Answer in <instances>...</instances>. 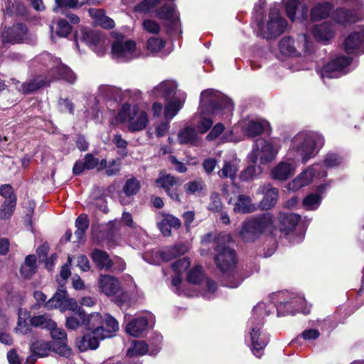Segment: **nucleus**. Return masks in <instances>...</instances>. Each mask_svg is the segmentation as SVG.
<instances>
[{
    "mask_svg": "<svg viewBox=\"0 0 364 364\" xmlns=\"http://www.w3.org/2000/svg\"><path fill=\"white\" fill-rule=\"evenodd\" d=\"M296 166L294 163L281 161L271 171L273 179L284 181L294 174Z\"/></svg>",
    "mask_w": 364,
    "mask_h": 364,
    "instance_id": "24",
    "label": "nucleus"
},
{
    "mask_svg": "<svg viewBox=\"0 0 364 364\" xmlns=\"http://www.w3.org/2000/svg\"><path fill=\"white\" fill-rule=\"evenodd\" d=\"M343 48L346 53H364V26H359L345 39Z\"/></svg>",
    "mask_w": 364,
    "mask_h": 364,
    "instance_id": "15",
    "label": "nucleus"
},
{
    "mask_svg": "<svg viewBox=\"0 0 364 364\" xmlns=\"http://www.w3.org/2000/svg\"><path fill=\"white\" fill-rule=\"evenodd\" d=\"M157 16L166 21L167 24L177 29L180 26L178 15L175 11L173 5L165 4L157 11Z\"/></svg>",
    "mask_w": 364,
    "mask_h": 364,
    "instance_id": "28",
    "label": "nucleus"
},
{
    "mask_svg": "<svg viewBox=\"0 0 364 364\" xmlns=\"http://www.w3.org/2000/svg\"><path fill=\"white\" fill-rule=\"evenodd\" d=\"M71 257H68V262L65 263L61 268L60 272V277L57 279L58 284L63 287V285L66 283L67 279L71 274L70 266L71 264Z\"/></svg>",
    "mask_w": 364,
    "mask_h": 364,
    "instance_id": "55",
    "label": "nucleus"
},
{
    "mask_svg": "<svg viewBox=\"0 0 364 364\" xmlns=\"http://www.w3.org/2000/svg\"><path fill=\"white\" fill-rule=\"evenodd\" d=\"M284 3L287 15L292 21H303L306 19L309 9L301 0H285Z\"/></svg>",
    "mask_w": 364,
    "mask_h": 364,
    "instance_id": "17",
    "label": "nucleus"
},
{
    "mask_svg": "<svg viewBox=\"0 0 364 364\" xmlns=\"http://www.w3.org/2000/svg\"><path fill=\"white\" fill-rule=\"evenodd\" d=\"M269 127V122L263 119L249 120L243 126V131L249 136H255L261 134Z\"/></svg>",
    "mask_w": 364,
    "mask_h": 364,
    "instance_id": "31",
    "label": "nucleus"
},
{
    "mask_svg": "<svg viewBox=\"0 0 364 364\" xmlns=\"http://www.w3.org/2000/svg\"><path fill=\"white\" fill-rule=\"evenodd\" d=\"M17 198L14 200H4L0 208V219L8 220L14 213Z\"/></svg>",
    "mask_w": 364,
    "mask_h": 364,
    "instance_id": "45",
    "label": "nucleus"
},
{
    "mask_svg": "<svg viewBox=\"0 0 364 364\" xmlns=\"http://www.w3.org/2000/svg\"><path fill=\"white\" fill-rule=\"evenodd\" d=\"M149 122L148 115L145 111L137 106L124 104L119 109L117 116L110 121L113 125L118 122L127 124L129 131L132 132L143 130Z\"/></svg>",
    "mask_w": 364,
    "mask_h": 364,
    "instance_id": "4",
    "label": "nucleus"
},
{
    "mask_svg": "<svg viewBox=\"0 0 364 364\" xmlns=\"http://www.w3.org/2000/svg\"><path fill=\"white\" fill-rule=\"evenodd\" d=\"M279 49L285 55L296 56L299 54L294 41L290 37H284L279 41Z\"/></svg>",
    "mask_w": 364,
    "mask_h": 364,
    "instance_id": "40",
    "label": "nucleus"
},
{
    "mask_svg": "<svg viewBox=\"0 0 364 364\" xmlns=\"http://www.w3.org/2000/svg\"><path fill=\"white\" fill-rule=\"evenodd\" d=\"M225 130V126L222 123L216 124L206 136V139L213 141L216 139Z\"/></svg>",
    "mask_w": 364,
    "mask_h": 364,
    "instance_id": "63",
    "label": "nucleus"
},
{
    "mask_svg": "<svg viewBox=\"0 0 364 364\" xmlns=\"http://www.w3.org/2000/svg\"><path fill=\"white\" fill-rule=\"evenodd\" d=\"M186 99V95L183 93L180 99H173L167 102L164 108V117L167 120L173 119L182 108Z\"/></svg>",
    "mask_w": 364,
    "mask_h": 364,
    "instance_id": "34",
    "label": "nucleus"
},
{
    "mask_svg": "<svg viewBox=\"0 0 364 364\" xmlns=\"http://www.w3.org/2000/svg\"><path fill=\"white\" fill-rule=\"evenodd\" d=\"M166 41L158 37H151L146 42V49L151 53L160 52L165 46Z\"/></svg>",
    "mask_w": 364,
    "mask_h": 364,
    "instance_id": "51",
    "label": "nucleus"
},
{
    "mask_svg": "<svg viewBox=\"0 0 364 364\" xmlns=\"http://www.w3.org/2000/svg\"><path fill=\"white\" fill-rule=\"evenodd\" d=\"M206 113L220 114L229 113L233 110L234 105L232 100L213 89H206Z\"/></svg>",
    "mask_w": 364,
    "mask_h": 364,
    "instance_id": "9",
    "label": "nucleus"
},
{
    "mask_svg": "<svg viewBox=\"0 0 364 364\" xmlns=\"http://www.w3.org/2000/svg\"><path fill=\"white\" fill-rule=\"evenodd\" d=\"M39 60L49 69L48 81L51 82L55 80H63L69 83H74L76 75L66 65L62 63L58 58L53 57L49 53L42 54Z\"/></svg>",
    "mask_w": 364,
    "mask_h": 364,
    "instance_id": "7",
    "label": "nucleus"
},
{
    "mask_svg": "<svg viewBox=\"0 0 364 364\" xmlns=\"http://www.w3.org/2000/svg\"><path fill=\"white\" fill-rule=\"evenodd\" d=\"M205 133V112L202 107L191 119L190 124L181 129L177 135V140L181 144L198 145Z\"/></svg>",
    "mask_w": 364,
    "mask_h": 364,
    "instance_id": "5",
    "label": "nucleus"
},
{
    "mask_svg": "<svg viewBox=\"0 0 364 364\" xmlns=\"http://www.w3.org/2000/svg\"><path fill=\"white\" fill-rule=\"evenodd\" d=\"M52 346L49 342L38 341L31 346V351L39 357H46L51 351Z\"/></svg>",
    "mask_w": 364,
    "mask_h": 364,
    "instance_id": "44",
    "label": "nucleus"
},
{
    "mask_svg": "<svg viewBox=\"0 0 364 364\" xmlns=\"http://www.w3.org/2000/svg\"><path fill=\"white\" fill-rule=\"evenodd\" d=\"M12 82L18 91L25 95L33 92L50 83L48 78L44 79L39 76L24 83H20V82L16 80H12Z\"/></svg>",
    "mask_w": 364,
    "mask_h": 364,
    "instance_id": "23",
    "label": "nucleus"
},
{
    "mask_svg": "<svg viewBox=\"0 0 364 364\" xmlns=\"http://www.w3.org/2000/svg\"><path fill=\"white\" fill-rule=\"evenodd\" d=\"M95 265L100 269H108L112 266V262L108 254L102 250L95 249L91 255Z\"/></svg>",
    "mask_w": 364,
    "mask_h": 364,
    "instance_id": "36",
    "label": "nucleus"
},
{
    "mask_svg": "<svg viewBox=\"0 0 364 364\" xmlns=\"http://www.w3.org/2000/svg\"><path fill=\"white\" fill-rule=\"evenodd\" d=\"M82 41L90 46H95L102 44L101 36L95 32H85L82 36Z\"/></svg>",
    "mask_w": 364,
    "mask_h": 364,
    "instance_id": "54",
    "label": "nucleus"
},
{
    "mask_svg": "<svg viewBox=\"0 0 364 364\" xmlns=\"http://www.w3.org/2000/svg\"><path fill=\"white\" fill-rule=\"evenodd\" d=\"M273 218L269 213L251 218L245 221L240 231V235L246 242H252L265 232H272Z\"/></svg>",
    "mask_w": 364,
    "mask_h": 364,
    "instance_id": "6",
    "label": "nucleus"
},
{
    "mask_svg": "<svg viewBox=\"0 0 364 364\" xmlns=\"http://www.w3.org/2000/svg\"><path fill=\"white\" fill-rule=\"evenodd\" d=\"M277 153V149L271 142L258 139L256 141L252 152L248 155V159L252 164H256L259 160L260 164H265L272 161Z\"/></svg>",
    "mask_w": 364,
    "mask_h": 364,
    "instance_id": "11",
    "label": "nucleus"
},
{
    "mask_svg": "<svg viewBox=\"0 0 364 364\" xmlns=\"http://www.w3.org/2000/svg\"><path fill=\"white\" fill-rule=\"evenodd\" d=\"M235 212L240 213H252L256 210L255 205L252 203L250 197L246 195H240L235 204Z\"/></svg>",
    "mask_w": 364,
    "mask_h": 364,
    "instance_id": "38",
    "label": "nucleus"
},
{
    "mask_svg": "<svg viewBox=\"0 0 364 364\" xmlns=\"http://www.w3.org/2000/svg\"><path fill=\"white\" fill-rule=\"evenodd\" d=\"M279 229L282 232L289 235L298 225L300 216L292 213H281L279 217Z\"/></svg>",
    "mask_w": 364,
    "mask_h": 364,
    "instance_id": "25",
    "label": "nucleus"
},
{
    "mask_svg": "<svg viewBox=\"0 0 364 364\" xmlns=\"http://www.w3.org/2000/svg\"><path fill=\"white\" fill-rule=\"evenodd\" d=\"M121 168L120 162L116 160H112L109 162V165H107V161L106 159H102L98 167V170L106 169V174L107 176H113L117 174Z\"/></svg>",
    "mask_w": 364,
    "mask_h": 364,
    "instance_id": "48",
    "label": "nucleus"
},
{
    "mask_svg": "<svg viewBox=\"0 0 364 364\" xmlns=\"http://www.w3.org/2000/svg\"><path fill=\"white\" fill-rule=\"evenodd\" d=\"M18 321L14 331L19 335L27 334L31 331L30 325L27 320L30 316L29 312L23 309H20L18 312Z\"/></svg>",
    "mask_w": 364,
    "mask_h": 364,
    "instance_id": "39",
    "label": "nucleus"
},
{
    "mask_svg": "<svg viewBox=\"0 0 364 364\" xmlns=\"http://www.w3.org/2000/svg\"><path fill=\"white\" fill-rule=\"evenodd\" d=\"M287 21L283 18L277 9H272L269 13L267 23H258L259 36L264 38L270 39L281 35L287 27Z\"/></svg>",
    "mask_w": 364,
    "mask_h": 364,
    "instance_id": "10",
    "label": "nucleus"
},
{
    "mask_svg": "<svg viewBox=\"0 0 364 364\" xmlns=\"http://www.w3.org/2000/svg\"><path fill=\"white\" fill-rule=\"evenodd\" d=\"M72 27L69 23L64 20L60 19L57 22L56 33L61 37H66L71 32Z\"/></svg>",
    "mask_w": 364,
    "mask_h": 364,
    "instance_id": "58",
    "label": "nucleus"
},
{
    "mask_svg": "<svg viewBox=\"0 0 364 364\" xmlns=\"http://www.w3.org/2000/svg\"><path fill=\"white\" fill-rule=\"evenodd\" d=\"M28 28L23 23H16L11 27H5L1 33L3 43H18L27 37Z\"/></svg>",
    "mask_w": 364,
    "mask_h": 364,
    "instance_id": "16",
    "label": "nucleus"
},
{
    "mask_svg": "<svg viewBox=\"0 0 364 364\" xmlns=\"http://www.w3.org/2000/svg\"><path fill=\"white\" fill-rule=\"evenodd\" d=\"M262 172V168L259 166L250 165L243 169L239 174V178L241 181L248 182L255 179Z\"/></svg>",
    "mask_w": 364,
    "mask_h": 364,
    "instance_id": "41",
    "label": "nucleus"
},
{
    "mask_svg": "<svg viewBox=\"0 0 364 364\" xmlns=\"http://www.w3.org/2000/svg\"><path fill=\"white\" fill-rule=\"evenodd\" d=\"M230 235H220L217 238L215 262L217 268L223 274L224 285L229 288L237 287L243 281L235 270L237 258L235 250L230 246Z\"/></svg>",
    "mask_w": 364,
    "mask_h": 364,
    "instance_id": "2",
    "label": "nucleus"
},
{
    "mask_svg": "<svg viewBox=\"0 0 364 364\" xmlns=\"http://www.w3.org/2000/svg\"><path fill=\"white\" fill-rule=\"evenodd\" d=\"M305 304L306 301L303 296L288 291H279L272 294L268 301L259 302L253 308L248 326L250 328L251 350L256 357L262 356L269 342L267 336L260 331L264 317L274 312L275 309L277 316L294 314L297 311L307 314L310 309L305 307Z\"/></svg>",
    "mask_w": 364,
    "mask_h": 364,
    "instance_id": "1",
    "label": "nucleus"
},
{
    "mask_svg": "<svg viewBox=\"0 0 364 364\" xmlns=\"http://www.w3.org/2000/svg\"><path fill=\"white\" fill-rule=\"evenodd\" d=\"M257 194H264L260 202V206L264 210L270 209L276 203L278 198V189L271 186L269 183L259 186L257 191Z\"/></svg>",
    "mask_w": 364,
    "mask_h": 364,
    "instance_id": "21",
    "label": "nucleus"
},
{
    "mask_svg": "<svg viewBox=\"0 0 364 364\" xmlns=\"http://www.w3.org/2000/svg\"><path fill=\"white\" fill-rule=\"evenodd\" d=\"M297 47L304 53L311 52L313 48V43L306 34L299 36Z\"/></svg>",
    "mask_w": 364,
    "mask_h": 364,
    "instance_id": "57",
    "label": "nucleus"
},
{
    "mask_svg": "<svg viewBox=\"0 0 364 364\" xmlns=\"http://www.w3.org/2000/svg\"><path fill=\"white\" fill-rule=\"evenodd\" d=\"M143 28L146 32L154 34L158 33L161 30L160 25L156 21L151 19L144 20Z\"/></svg>",
    "mask_w": 364,
    "mask_h": 364,
    "instance_id": "62",
    "label": "nucleus"
},
{
    "mask_svg": "<svg viewBox=\"0 0 364 364\" xmlns=\"http://www.w3.org/2000/svg\"><path fill=\"white\" fill-rule=\"evenodd\" d=\"M50 336L55 342L60 341H67V333L65 331L61 328H58L57 323L53 328L49 329Z\"/></svg>",
    "mask_w": 364,
    "mask_h": 364,
    "instance_id": "60",
    "label": "nucleus"
},
{
    "mask_svg": "<svg viewBox=\"0 0 364 364\" xmlns=\"http://www.w3.org/2000/svg\"><path fill=\"white\" fill-rule=\"evenodd\" d=\"M177 85L173 81H164L151 90V95L156 98L168 99L175 93Z\"/></svg>",
    "mask_w": 364,
    "mask_h": 364,
    "instance_id": "29",
    "label": "nucleus"
},
{
    "mask_svg": "<svg viewBox=\"0 0 364 364\" xmlns=\"http://www.w3.org/2000/svg\"><path fill=\"white\" fill-rule=\"evenodd\" d=\"M141 188V183L136 178L128 179L123 186V192L126 196L130 197L136 195Z\"/></svg>",
    "mask_w": 364,
    "mask_h": 364,
    "instance_id": "49",
    "label": "nucleus"
},
{
    "mask_svg": "<svg viewBox=\"0 0 364 364\" xmlns=\"http://www.w3.org/2000/svg\"><path fill=\"white\" fill-rule=\"evenodd\" d=\"M101 328L96 327L92 332L82 336L78 343V348L81 351L88 349L95 350L98 348L99 342L107 338L104 337Z\"/></svg>",
    "mask_w": 364,
    "mask_h": 364,
    "instance_id": "19",
    "label": "nucleus"
},
{
    "mask_svg": "<svg viewBox=\"0 0 364 364\" xmlns=\"http://www.w3.org/2000/svg\"><path fill=\"white\" fill-rule=\"evenodd\" d=\"M67 341L55 342L53 345V350L58 354L68 358L72 355V350L68 346Z\"/></svg>",
    "mask_w": 364,
    "mask_h": 364,
    "instance_id": "53",
    "label": "nucleus"
},
{
    "mask_svg": "<svg viewBox=\"0 0 364 364\" xmlns=\"http://www.w3.org/2000/svg\"><path fill=\"white\" fill-rule=\"evenodd\" d=\"M352 58L339 56L326 63L321 70L320 75L323 80L326 78H338L350 71Z\"/></svg>",
    "mask_w": 364,
    "mask_h": 364,
    "instance_id": "12",
    "label": "nucleus"
},
{
    "mask_svg": "<svg viewBox=\"0 0 364 364\" xmlns=\"http://www.w3.org/2000/svg\"><path fill=\"white\" fill-rule=\"evenodd\" d=\"M89 321L93 327L99 325L97 328L103 330L102 333L107 338L114 336L119 330L118 321L109 314L102 316L99 313H92L90 315Z\"/></svg>",
    "mask_w": 364,
    "mask_h": 364,
    "instance_id": "14",
    "label": "nucleus"
},
{
    "mask_svg": "<svg viewBox=\"0 0 364 364\" xmlns=\"http://www.w3.org/2000/svg\"><path fill=\"white\" fill-rule=\"evenodd\" d=\"M344 159L336 153H328L323 159V164L327 168H336L344 164Z\"/></svg>",
    "mask_w": 364,
    "mask_h": 364,
    "instance_id": "46",
    "label": "nucleus"
},
{
    "mask_svg": "<svg viewBox=\"0 0 364 364\" xmlns=\"http://www.w3.org/2000/svg\"><path fill=\"white\" fill-rule=\"evenodd\" d=\"M333 9V5L329 2L319 3L315 5L311 11V18L313 21H320L327 18Z\"/></svg>",
    "mask_w": 364,
    "mask_h": 364,
    "instance_id": "35",
    "label": "nucleus"
},
{
    "mask_svg": "<svg viewBox=\"0 0 364 364\" xmlns=\"http://www.w3.org/2000/svg\"><path fill=\"white\" fill-rule=\"evenodd\" d=\"M160 0H144L135 7V11L140 12H148L160 3Z\"/></svg>",
    "mask_w": 364,
    "mask_h": 364,
    "instance_id": "61",
    "label": "nucleus"
},
{
    "mask_svg": "<svg viewBox=\"0 0 364 364\" xmlns=\"http://www.w3.org/2000/svg\"><path fill=\"white\" fill-rule=\"evenodd\" d=\"M148 352V346L144 341H137L133 343V347L129 348L127 354L132 356L143 355Z\"/></svg>",
    "mask_w": 364,
    "mask_h": 364,
    "instance_id": "52",
    "label": "nucleus"
},
{
    "mask_svg": "<svg viewBox=\"0 0 364 364\" xmlns=\"http://www.w3.org/2000/svg\"><path fill=\"white\" fill-rule=\"evenodd\" d=\"M66 295L67 292L65 289H59L53 297L46 303L45 306L48 309L59 308L62 311Z\"/></svg>",
    "mask_w": 364,
    "mask_h": 364,
    "instance_id": "42",
    "label": "nucleus"
},
{
    "mask_svg": "<svg viewBox=\"0 0 364 364\" xmlns=\"http://www.w3.org/2000/svg\"><path fill=\"white\" fill-rule=\"evenodd\" d=\"M161 219L158 222V227L164 236H169L171 233V228H179L180 220L170 214L160 213Z\"/></svg>",
    "mask_w": 364,
    "mask_h": 364,
    "instance_id": "26",
    "label": "nucleus"
},
{
    "mask_svg": "<svg viewBox=\"0 0 364 364\" xmlns=\"http://www.w3.org/2000/svg\"><path fill=\"white\" fill-rule=\"evenodd\" d=\"M311 33L316 41L323 44H328L334 38L335 28L333 24L324 22L313 26Z\"/></svg>",
    "mask_w": 364,
    "mask_h": 364,
    "instance_id": "18",
    "label": "nucleus"
},
{
    "mask_svg": "<svg viewBox=\"0 0 364 364\" xmlns=\"http://www.w3.org/2000/svg\"><path fill=\"white\" fill-rule=\"evenodd\" d=\"M190 264L188 259L182 258L173 263L172 269L176 274H181L189 267Z\"/></svg>",
    "mask_w": 364,
    "mask_h": 364,
    "instance_id": "59",
    "label": "nucleus"
},
{
    "mask_svg": "<svg viewBox=\"0 0 364 364\" xmlns=\"http://www.w3.org/2000/svg\"><path fill=\"white\" fill-rule=\"evenodd\" d=\"M151 318L152 316L151 314H147L146 316H139L132 319L127 324L126 332L133 337L141 336L146 331L149 321Z\"/></svg>",
    "mask_w": 364,
    "mask_h": 364,
    "instance_id": "22",
    "label": "nucleus"
},
{
    "mask_svg": "<svg viewBox=\"0 0 364 364\" xmlns=\"http://www.w3.org/2000/svg\"><path fill=\"white\" fill-rule=\"evenodd\" d=\"M4 14L11 16L13 14H23L25 12V6L23 4L12 0H7L5 3Z\"/></svg>",
    "mask_w": 364,
    "mask_h": 364,
    "instance_id": "50",
    "label": "nucleus"
},
{
    "mask_svg": "<svg viewBox=\"0 0 364 364\" xmlns=\"http://www.w3.org/2000/svg\"><path fill=\"white\" fill-rule=\"evenodd\" d=\"M203 279L202 266H196L188 274V280L193 284L199 283Z\"/></svg>",
    "mask_w": 364,
    "mask_h": 364,
    "instance_id": "56",
    "label": "nucleus"
},
{
    "mask_svg": "<svg viewBox=\"0 0 364 364\" xmlns=\"http://www.w3.org/2000/svg\"><path fill=\"white\" fill-rule=\"evenodd\" d=\"M177 182V179L169 174H161L156 181L157 186L164 188L166 192L171 191V188L176 186Z\"/></svg>",
    "mask_w": 364,
    "mask_h": 364,
    "instance_id": "47",
    "label": "nucleus"
},
{
    "mask_svg": "<svg viewBox=\"0 0 364 364\" xmlns=\"http://www.w3.org/2000/svg\"><path fill=\"white\" fill-rule=\"evenodd\" d=\"M326 176L327 172L323 169L321 165L314 164L290 181L287 185V188L291 191H296L308 186L314 178H324Z\"/></svg>",
    "mask_w": 364,
    "mask_h": 364,
    "instance_id": "13",
    "label": "nucleus"
},
{
    "mask_svg": "<svg viewBox=\"0 0 364 364\" xmlns=\"http://www.w3.org/2000/svg\"><path fill=\"white\" fill-rule=\"evenodd\" d=\"M187 250V247L185 245L177 244L164 249L160 252V256L164 261L168 262L178 256L185 254Z\"/></svg>",
    "mask_w": 364,
    "mask_h": 364,
    "instance_id": "37",
    "label": "nucleus"
},
{
    "mask_svg": "<svg viewBox=\"0 0 364 364\" xmlns=\"http://www.w3.org/2000/svg\"><path fill=\"white\" fill-rule=\"evenodd\" d=\"M30 323L35 327L41 328H46L49 330L55 326V322L51 319L48 315H39L32 317L30 319Z\"/></svg>",
    "mask_w": 364,
    "mask_h": 364,
    "instance_id": "43",
    "label": "nucleus"
},
{
    "mask_svg": "<svg viewBox=\"0 0 364 364\" xmlns=\"http://www.w3.org/2000/svg\"><path fill=\"white\" fill-rule=\"evenodd\" d=\"M360 15L355 11L346 10L345 9H338L334 14L333 19L338 23L347 24L352 23L360 20Z\"/></svg>",
    "mask_w": 364,
    "mask_h": 364,
    "instance_id": "32",
    "label": "nucleus"
},
{
    "mask_svg": "<svg viewBox=\"0 0 364 364\" xmlns=\"http://www.w3.org/2000/svg\"><path fill=\"white\" fill-rule=\"evenodd\" d=\"M112 36L115 39L112 46V55L114 58L125 62L140 56L134 41L127 39L116 32L112 33Z\"/></svg>",
    "mask_w": 364,
    "mask_h": 364,
    "instance_id": "8",
    "label": "nucleus"
},
{
    "mask_svg": "<svg viewBox=\"0 0 364 364\" xmlns=\"http://www.w3.org/2000/svg\"><path fill=\"white\" fill-rule=\"evenodd\" d=\"M325 189L326 185H321L318 187L317 193H311L306 196L302 201L304 208L307 210H316L321 203V194L324 191Z\"/></svg>",
    "mask_w": 364,
    "mask_h": 364,
    "instance_id": "33",
    "label": "nucleus"
},
{
    "mask_svg": "<svg viewBox=\"0 0 364 364\" xmlns=\"http://www.w3.org/2000/svg\"><path fill=\"white\" fill-rule=\"evenodd\" d=\"M98 284L100 291L107 296L116 295L121 291L118 279L110 275L101 274Z\"/></svg>",
    "mask_w": 364,
    "mask_h": 364,
    "instance_id": "20",
    "label": "nucleus"
},
{
    "mask_svg": "<svg viewBox=\"0 0 364 364\" xmlns=\"http://www.w3.org/2000/svg\"><path fill=\"white\" fill-rule=\"evenodd\" d=\"M89 318L90 316H87L84 311L78 309L67 318L65 326L68 329L76 330L82 325H90Z\"/></svg>",
    "mask_w": 364,
    "mask_h": 364,
    "instance_id": "30",
    "label": "nucleus"
},
{
    "mask_svg": "<svg viewBox=\"0 0 364 364\" xmlns=\"http://www.w3.org/2000/svg\"><path fill=\"white\" fill-rule=\"evenodd\" d=\"M240 160L234 156L230 160H225L222 168L218 171L221 178H230L234 181L240 168Z\"/></svg>",
    "mask_w": 364,
    "mask_h": 364,
    "instance_id": "27",
    "label": "nucleus"
},
{
    "mask_svg": "<svg viewBox=\"0 0 364 364\" xmlns=\"http://www.w3.org/2000/svg\"><path fill=\"white\" fill-rule=\"evenodd\" d=\"M210 203L209 204L208 208L215 212H220L222 210L223 205L220 198V196L218 193H213L210 196Z\"/></svg>",
    "mask_w": 364,
    "mask_h": 364,
    "instance_id": "64",
    "label": "nucleus"
},
{
    "mask_svg": "<svg viewBox=\"0 0 364 364\" xmlns=\"http://www.w3.org/2000/svg\"><path fill=\"white\" fill-rule=\"evenodd\" d=\"M323 136L312 131H301L291 139L287 151V158L293 161H301L306 164L314 158L324 145Z\"/></svg>",
    "mask_w": 364,
    "mask_h": 364,
    "instance_id": "3",
    "label": "nucleus"
}]
</instances>
